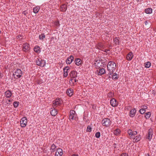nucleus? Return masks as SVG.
I'll list each match as a JSON object with an SVG mask.
<instances>
[{
    "instance_id": "1",
    "label": "nucleus",
    "mask_w": 156,
    "mask_h": 156,
    "mask_svg": "<svg viewBox=\"0 0 156 156\" xmlns=\"http://www.w3.org/2000/svg\"><path fill=\"white\" fill-rule=\"evenodd\" d=\"M108 70L109 72H113L115 71L116 67V64L113 61H110L107 66Z\"/></svg>"
},
{
    "instance_id": "2",
    "label": "nucleus",
    "mask_w": 156,
    "mask_h": 156,
    "mask_svg": "<svg viewBox=\"0 0 156 156\" xmlns=\"http://www.w3.org/2000/svg\"><path fill=\"white\" fill-rule=\"evenodd\" d=\"M23 74L22 71L20 69H17L12 74L13 78L15 79L20 78Z\"/></svg>"
},
{
    "instance_id": "3",
    "label": "nucleus",
    "mask_w": 156,
    "mask_h": 156,
    "mask_svg": "<svg viewBox=\"0 0 156 156\" xmlns=\"http://www.w3.org/2000/svg\"><path fill=\"white\" fill-rule=\"evenodd\" d=\"M111 123V121L108 118H104L102 121V125L106 127H109Z\"/></svg>"
},
{
    "instance_id": "4",
    "label": "nucleus",
    "mask_w": 156,
    "mask_h": 156,
    "mask_svg": "<svg viewBox=\"0 0 156 156\" xmlns=\"http://www.w3.org/2000/svg\"><path fill=\"white\" fill-rule=\"evenodd\" d=\"M94 62L95 65L97 67L101 68V67H103L104 66L100 59H96L94 60Z\"/></svg>"
},
{
    "instance_id": "5",
    "label": "nucleus",
    "mask_w": 156,
    "mask_h": 156,
    "mask_svg": "<svg viewBox=\"0 0 156 156\" xmlns=\"http://www.w3.org/2000/svg\"><path fill=\"white\" fill-rule=\"evenodd\" d=\"M22 48L23 51L26 52L29 51L30 48L29 44L27 43H25L23 44Z\"/></svg>"
},
{
    "instance_id": "6",
    "label": "nucleus",
    "mask_w": 156,
    "mask_h": 156,
    "mask_svg": "<svg viewBox=\"0 0 156 156\" xmlns=\"http://www.w3.org/2000/svg\"><path fill=\"white\" fill-rule=\"evenodd\" d=\"M27 120L26 117H23L20 121V126L22 127H24L27 125Z\"/></svg>"
},
{
    "instance_id": "7",
    "label": "nucleus",
    "mask_w": 156,
    "mask_h": 156,
    "mask_svg": "<svg viewBox=\"0 0 156 156\" xmlns=\"http://www.w3.org/2000/svg\"><path fill=\"white\" fill-rule=\"evenodd\" d=\"M153 130L152 129H149L148 131V134L146 136V138L150 141L152 138V135L153 134Z\"/></svg>"
},
{
    "instance_id": "8",
    "label": "nucleus",
    "mask_w": 156,
    "mask_h": 156,
    "mask_svg": "<svg viewBox=\"0 0 156 156\" xmlns=\"http://www.w3.org/2000/svg\"><path fill=\"white\" fill-rule=\"evenodd\" d=\"M110 103L113 107H117L118 105V102L114 98H112L110 100Z\"/></svg>"
},
{
    "instance_id": "9",
    "label": "nucleus",
    "mask_w": 156,
    "mask_h": 156,
    "mask_svg": "<svg viewBox=\"0 0 156 156\" xmlns=\"http://www.w3.org/2000/svg\"><path fill=\"white\" fill-rule=\"evenodd\" d=\"M53 107L55 108L57 107L58 105H59L61 104V101L60 99H56L53 101Z\"/></svg>"
},
{
    "instance_id": "10",
    "label": "nucleus",
    "mask_w": 156,
    "mask_h": 156,
    "mask_svg": "<svg viewBox=\"0 0 156 156\" xmlns=\"http://www.w3.org/2000/svg\"><path fill=\"white\" fill-rule=\"evenodd\" d=\"M77 72L75 71H71L69 73V75L71 78H76L77 77Z\"/></svg>"
},
{
    "instance_id": "11",
    "label": "nucleus",
    "mask_w": 156,
    "mask_h": 156,
    "mask_svg": "<svg viewBox=\"0 0 156 156\" xmlns=\"http://www.w3.org/2000/svg\"><path fill=\"white\" fill-rule=\"evenodd\" d=\"M136 112V109L135 108H133L130 110L129 115L131 117L133 118L135 116Z\"/></svg>"
},
{
    "instance_id": "12",
    "label": "nucleus",
    "mask_w": 156,
    "mask_h": 156,
    "mask_svg": "<svg viewBox=\"0 0 156 156\" xmlns=\"http://www.w3.org/2000/svg\"><path fill=\"white\" fill-rule=\"evenodd\" d=\"M74 57L73 55H71L68 57L67 59L66 60V62L67 64H70L73 61Z\"/></svg>"
},
{
    "instance_id": "13",
    "label": "nucleus",
    "mask_w": 156,
    "mask_h": 156,
    "mask_svg": "<svg viewBox=\"0 0 156 156\" xmlns=\"http://www.w3.org/2000/svg\"><path fill=\"white\" fill-rule=\"evenodd\" d=\"M97 72L98 75H101L104 74L105 71L104 69L99 68L98 70H97Z\"/></svg>"
},
{
    "instance_id": "14",
    "label": "nucleus",
    "mask_w": 156,
    "mask_h": 156,
    "mask_svg": "<svg viewBox=\"0 0 156 156\" xmlns=\"http://www.w3.org/2000/svg\"><path fill=\"white\" fill-rule=\"evenodd\" d=\"M63 154V151L61 148H58L55 153V156H62Z\"/></svg>"
},
{
    "instance_id": "15",
    "label": "nucleus",
    "mask_w": 156,
    "mask_h": 156,
    "mask_svg": "<svg viewBox=\"0 0 156 156\" xmlns=\"http://www.w3.org/2000/svg\"><path fill=\"white\" fill-rule=\"evenodd\" d=\"M73 90L72 88H69L67 89L66 93L69 96L71 97L73 94Z\"/></svg>"
},
{
    "instance_id": "16",
    "label": "nucleus",
    "mask_w": 156,
    "mask_h": 156,
    "mask_svg": "<svg viewBox=\"0 0 156 156\" xmlns=\"http://www.w3.org/2000/svg\"><path fill=\"white\" fill-rule=\"evenodd\" d=\"M67 6L66 5L64 4L60 6V11L62 12H65L67 9Z\"/></svg>"
},
{
    "instance_id": "17",
    "label": "nucleus",
    "mask_w": 156,
    "mask_h": 156,
    "mask_svg": "<svg viewBox=\"0 0 156 156\" xmlns=\"http://www.w3.org/2000/svg\"><path fill=\"white\" fill-rule=\"evenodd\" d=\"M75 112L73 110H71L70 112V114L69 116V119H73L74 115H75Z\"/></svg>"
},
{
    "instance_id": "18",
    "label": "nucleus",
    "mask_w": 156,
    "mask_h": 156,
    "mask_svg": "<svg viewBox=\"0 0 156 156\" xmlns=\"http://www.w3.org/2000/svg\"><path fill=\"white\" fill-rule=\"evenodd\" d=\"M133 55L132 52H130L126 56V59L128 61L132 60Z\"/></svg>"
},
{
    "instance_id": "19",
    "label": "nucleus",
    "mask_w": 156,
    "mask_h": 156,
    "mask_svg": "<svg viewBox=\"0 0 156 156\" xmlns=\"http://www.w3.org/2000/svg\"><path fill=\"white\" fill-rule=\"evenodd\" d=\"M74 62L76 65L79 66L81 65L82 61L80 58H76L75 59Z\"/></svg>"
},
{
    "instance_id": "20",
    "label": "nucleus",
    "mask_w": 156,
    "mask_h": 156,
    "mask_svg": "<svg viewBox=\"0 0 156 156\" xmlns=\"http://www.w3.org/2000/svg\"><path fill=\"white\" fill-rule=\"evenodd\" d=\"M141 137L140 135H137L136 137H134L133 139V142L134 143L137 142L138 141L140 140L141 139Z\"/></svg>"
},
{
    "instance_id": "21",
    "label": "nucleus",
    "mask_w": 156,
    "mask_h": 156,
    "mask_svg": "<svg viewBox=\"0 0 156 156\" xmlns=\"http://www.w3.org/2000/svg\"><path fill=\"white\" fill-rule=\"evenodd\" d=\"M5 94L7 98H9L11 96L12 93L10 90H7L5 91Z\"/></svg>"
},
{
    "instance_id": "22",
    "label": "nucleus",
    "mask_w": 156,
    "mask_h": 156,
    "mask_svg": "<svg viewBox=\"0 0 156 156\" xmlns=\"http://www.w3.org/2000/svg\"><path fill=\"white\" fill-rule=\"evenodd\" d=\"M40 7L39 6H37L34 7L33 9V12L35 14L39 12Z\"/></svg>"
},
{
    "instance_id": "23",
    "label": "nucleus",
    "mask_w": 156,
    "mask_h": 156,
    "mask_svg": "<svg viewBox=\"0 0 156 156\" xmlns=\"http://www.w3.org/2000/svg\"><path fill=\"white\" fill-rule=\"evenodd\" d=\"M152 8H149L147 9H146L145 10V12L147 14H151L152 13Z\"/></svg>"
},
{
    "instance_id": "24",
    "label": "nucleus",
    "mask_w": 156,
    "mask_h": 156,
    "mask_svg": "<svg viewBox=\"0 0 156 156\" xmlns=\"http://www.w3.org/2000/svg\"><path fill=\"white\" fill-rule=\"evenodd\" d=\"M40 60V64H41V66L44 67L45 66L46 64L45 61L44 60L39 59Z\"/></svg>"
},
{
    "instance_id": "25",
    "label": "nucleus",
    "mask_w": 156,
    "mask_h": 156,
    "mask_svg": "<svg viewBox=\"0 0 156 156\" xmlns=\"http://www.w3.org/2000/svg\"><path fill=\"white\" fill-rule=\"evenodd\" d=\"M56 147L55 145L54 144H52L50 147L51 152L52 153L55 151L56 150Z\"/></svg>"
},
{
    "instance_id": "26",
    "label": "nucleus",
    "mask_w": 156,
    "mask_h": 156,
    "mask_svg": "<svg viewBox=\"0 0 156 156\" xmlns=\"http://www.w3.org/2000/svg\"><path fill=\"white\" fill-rule=\"evenodd\" d=\"M50 113L51 115L55 116L57 114V112L55 109H54L51 111Z\"/></svg>"
},
{
    "instance_id": "27",
    "label": "nucleus",
    "mask_w": 156,
    "mask_h": 156,
    "mask_svg": "<svg viewBox=\"0 0 156 156\" xmlns=\"http://www.w3.org/2000/svg\"><path fill=\"white\" fill-rule=\"evenodd\" d=\"M120 133L121 131L120 129L118 128L114 130V133L115 135L118 136L120 134Z\"/></svg>"
},
{
    "instance_id": "28",
    "label": "nucleus",
    "mask_w": 156,
    "mask_h": 156,
    "mask_svg": "<svg viewBox=\"0 0 156 156\" xmlns=\"http://www.w3.org/2000/svg\"><path fill=\"white\" fill-rule=\"evenodd\" d=\"M40 48L39 46H35V47L34 48V51L35 52H36L37 53H40Z\"/></svg>"
},
{
    "instance_id": "29",
    "label": "nucleus",
    "mask_w": 156,
    "mask_h": 156,
    "mask_svg": "<svg viewBox=\"0 0 156 156\" xmlns=\"http://www.w3.org/2000/svg\"><path fill=\"white\" fill-rule=\"evenodd\" d=\"M100 60H101L103 65H106L107 64V60L105 58H101Z\"/></svg>"
},
{
    "instance_id": "30",
    "label": "nucleus",
    "mask_w": 156,
    "mask_h": 156,
    "mask_svg": "<svg viewBox=\"0 0 156 156\" xmlns=\"http://www.w3.org/2000/svg\"><path fill=\"white\" fill-rule=\"evenodd\" d=\"M127 132L129 135L130 136V137L131 138H134V137H133V136L132 135L133 131H132V130L129 129L128 131Z\"/></svg>"
},
{
    "instance_id": "31",
    "label": "nucleus",
    "mask_w": 156,
    "mask_h": 156,
    "mask_svg": "<svg viewBox=\"0 0 156 156\" xmlns=\"http://www.w3.org/2000/svg\"><path fill=\"white\" fill-rule=\"evenodd\" d=\"M97 47L99 49H101L103 48V45L101 43H99L97 45Z\"/></svg>"
},
{
    "instance_id": "32",
    "label": "nucleus",
    "mask_w": 156,
    "mask_h": 156,
    "mask_svg": "<svg viewBox=\"0 0 156 156\" xmlns=\"http://www.w3.org/2000/svg\"><path fill=\"white\" fill-rule=\"evenodd\" d=\"M151 113L150 112H148L145 113L144 117L148 119L150 117Z\"/></svg>"
},
{
    "instance_id": "33",
    "label": "nucleus",
    "mask_w": 156,
    "mask_h": 156,
    "mask_svg": "<svg viewBox=\"0 0 156 156\" xmlns=\"http://www.w3.org/2000/svg\"><path fill=\"white\" fill-rule=\"evenodd\" d=\"M114 42L116 44L119 45V40L118 39V37H115L114 39Z\"/></svg>"
},
{
    "instance_id": "34",
    "label": "nucleus",
    "mask_w": 156,
    "mask_h": 156,
    "mask_svg": "<svg viewBox=\"0 0 156 156\" xmlns=\"http://www.w3.org/2000/svg\"><path fill=\"white\" fill-rule=\"evenodd\" d=\"M145 67L146 68H149L151 66V63L149 62H148L144 63Z\"/></svg>"
},
{
    "instance_id": "35",
    "label": "nucleus",
    "mask_w": 156,
    "mask_h": 156,
    "mask_svg": "<svg viewBox=\"0 0 156 156\" xmlns=\"http://www.w3.org/2000/svg\"><path fill=\"white\" fill-rule=\"evenodd\" d=\"M112 78L113 80H117L118 79V77H117V74L115 73H114V74L112 75Z\"/></svg>"
},
{
    "instance_id": "36",
    "label": "nucleus",
    "mask_w": 156,
    "mask_h": 156,
    "mask_svg": "<svg viewBox=\"0 0 156 156\" xmlns=\"http://www.w3.org/2000/svg\"><path fill=\"white\" fill-rule=\"evenodd\" d=\"M45 37V36L44 34H42L39 35V38L40 40H43Z\"/></svg>"
},
{
    "instance_id": "37",
    "label": "nucleus",
    "mask_w": 156,
    "mask_h": 156,
    "mask_svg": "<svg viewBox=\"0 0 156 156\" xmlns=\"http://www.w3.org/2000/svg\"><path fill=\"white\" fill-rule=\"evenodd\" d=\"M19 102L18 101H14L13 103V105L14 108H17L19 105Z\"/></svg>"
},
{
    "instance_id": "38",
    "label": "nucleus",
    "mask_w": 156,
    "mask_h": 156,
    "mask_svg": "<svg viewBox=\"0 0 156 156\" xmlns=\"http://www.w3.org/2000/svg\"><path fill=\"white\" fill-rule=\"evenodd\" d=\"M92 128L90 126H88L87 127L86 131L87 132H90L91 131Z\"/></svg>"
},
{
    "instance_id": "39",
    "label": "nucleus",
    "mask_w": 156,
    "mask_h": 156,
    "mask_svg": "<svg viewBox=\"0 0 156 156\" xmlns=\"http://www.w3.org/2000/svg\"><path fill=\"white\" fill-rule=\"evenodd\" d=\"M145 110L144 109H141L139 110V112L141 114H143L145 113Z\"/></svg>"
},
{
    "instance_id": "40",
    "label": "nucleus",
    "mask_w": 156,
    "mask_h": 156,
    "mask_svg": "<svg viewBox=\"0 0 156 156\" xmlns=\"http://www.w3.org/2000/svg\"><path fill=\"white\" fill-rule=\"evenodd\" d=\"M113 96L114 94H113L112 92H109L108 93V96L109 97H113Z\"/></svg>"
},
{
    "instance_id": "41",
    "label": "nucleus",
    "mask_w": 156,
    "mask_h": 156,
    "mask_svg": "<svg viewBox=\"0 0 156 156\" xmlns=\"http://www.w3.org/2000/svg\"><path fill=\"white\" fill-rule=\"evenodd\" d=\"M95 137L97 138H99L100 136V132H97L95 133Z\"/></svg>"
},
{
    "instance_id": "42",
    "label": "nucleus",
    "mask_w": 156,
    "mask_h": 156,
    "mask_svg": "<svg viewBox=\"0 0 156 156\" xmlns=\"http://www.w3.org/2000/svg\"><path fill=\"white\" fill-rule=\"evenodd\" d=\"M63 71H64L63 76H64V77H66L68 76L67 71H66V70H63Z\"/></svg>"
},
{
    "instance_id": "43",
    "label": "nucleus",
    "mask_w": 156,
    "mask_h": 156,
    "mask_svg": "<svg viewBox=\"0 0 156 156\" xmlns=\"http://www.w3.org/2000/svg\"><path fill=\"white\" fill-rule=\"evenodd\" d=\"M55 25L57 27H59L60 25V24L59 22L58 21H55Z\"/></svg>"
},
{
    "instance_id": "44",
    "label": "nucleus",
    "mask_w": 156,
    "mask_h": 156,
    "mask_svg": "<svg viewBox=\"0 0 156 156\" xmlns=\"http://www.w3.org/2000/svg\"><path fill=\"white\" fill-rule=\"evenodd\" d=\"M36 63L37 65L41 66V64H40V60H39V59H37L36 60Z\"/></svg>"
},
{
    "instance_id": "45",
    "label": "nucleus",
    "mask_w": 156,
    "mask_h": 156,
    "mask_svg": "<svg viewBox=\"0 0 156 156\" xmlns=\"http://www.w3.org/2000/svg\"><path fill=\"white\" fill-rule=\"evenodd\" d=\"M22 14L25 16H27L28 14V12L26 11H24L22 12Z\"/></svg>"
},
{
    "instance_id": "46",
    "label": "nucleus",
    "mask_w": 156,
    "mask_h": 156,
    "mask_svg": "<svg viewBox=\"0 0 156 156\" xmlns=\"http://www.w3.org/2000/svg\"><path fill=\"white\" fill-rule=\"evenodd\" d=\"M113 73V72H110L108 74V76H109V78L112 77V74Z\"/></svg>"
},
{
    "instance_id": "47",
    "label": "nucleus",
    "mask_w": 156,
    "mask_h": 156,
    "mask_svg": "<svg viewBox=\"0 0 156 156\" xmlns=\"http://www.w3.org/2000/svg\"><path fill=\"white\" fill-rule=\"evenodd\" d=\"M137 134V132L136 131H134L133 132V133L132 134V135L133 136V137H135V135H136Z\"/></svg>"
},
{
    "instance_id": "48",
    "label": "nucleus",
    "mask_w": 156,
    "mask_h": 156,
    "mask_svg": "<svg viewBox=\"0 0 156 156\" xmlns=\"http://www.w3.org/2000/svg\"><path fill=\"white\" fill-rule=\"evenodd\" d=\"M69 69V67L66 66L63 69V70H66V71H67Z\"/></svg>"
},
{
    "instance_id": "49",
    "label": "nucleus",
    "mask_w": 156,
    "mask_h": 156,
    "mask_svg": "<svg viewBox=\"0 0 156 156\" xmlns=\"http://www.w3.org/2000/svg\"><path fill=\"white\" fill-rule=\"evenodd\" d=\"M128 156V154H127L126 153H122L120 155V156Z\"/></svg>"
},
{
    "instance_id": "50",
    "label": "nucleus",
    "mask_w": 156,
    "mask_h": 156,
    "mask_svg": "<svg viewBox=\"0 0 156 156\" xmlns=\"http://www.w3.org/2000/svg\"><path fill=\"white\" fill-rule=\"evenodd\" d=\"M73 80V78L71 79L70 80L72 81ZM74 82H77V81H78V80H76V78H74Z\"/></svg>"
},
{
    "instance_id": "51",
    "label": "nucleus",
    "mask_w": 156,
    "mask_h": 156,
    "mask_svg": "<svg viewBox=\"0 0 156 156\" xmlns=\"http://www.w3.org/2000/svg\"><path fill=\"white\" fill-rule=\"evenodd\" d=\"M126 109L127 110H129V109L131 108V107L129 106H127L126 107Z\"/></svg>"
},
{
    "instance_id": "52",
    "label": "nucleus",
    "mask_w": 156,
    "mask_h": 156,
    "mask_svg": "<svg viewBox=\"0 0 156 156\" xmlns=\"http://www.w3.org/2000/svg\"><path fill=\"white\" fill-rule=\"evenodd\" d=\"M109 51L110 50L108 49H105L104 51V52L106 53H107L108 51Z\"/></svg>"
},
{
    "instance_id": "53",
    "label": "nucleus",
    "mask_w": 156,
    "mask_h": 156,
    "mask_svg": "<svg viewBox=\"0 0 156 156\" xmlns=\"http://www.w3.org/2000/svg\"><path fill=\"white\" fill-rule=\"evenodd\" d=\"M142 117V115H139L138 116V118L139 119H141Z\"/></svg>"
},
{
    "instance_id": "54",
    "label": "nucleus",
    "mask_w": 156,
    "mask_h": 156,
    "mask_svg": "<svg viewBox=\"0 0 156 156\" xmlns=\"http://www.w3.org/2000/svg\"><path fill=\"white\" fill-rule=\"evenodd\" d=\"M143 108H144L143 109H144V110L147 109V107L146 106H144Z\"/></svg>"
},
{
    "instance_id": "55",
    "label": "nucleus",
    "mask_w": 156,
    "mask_h": 156,
    "mask_svg": "<svg viewBox=\"0 0 156 156\" xmlns=\"http://www.w3.org/2000/svg\"><path fill=\"white\" fill-rule=\"evenodd\" d=\"M21 37V35H18L17 36V38H19L20 39V37Z\"/></svg>"
},
{
    "instance_id": "56",
    "label": "nucleus",
    "mask_w": 156,
    "mask_h": 156,
    "mask_svg": "<svg viewBox=\"0 0 156 156\" xmlns=\"http://www.w3.org/2000/svg\"><path fill=\"white\" fill-rule=\"evenodd\" d=\"M145 24L146 25H147V24L148 23V22H147V21H145L144 22Z\"/></svg>"
},
{
    "instance_id": "57",
    "label": "nucleus",
    "mask_w": 156,
    "mask_h": 156,
    "mask_svg": "<svg viewBox=\"0 0 156 156\" xmlns=\"http://www.w3.org/2000/svg\"><path fill=\"white\" fill-rule=\"evenodd\" d=\"M72 156H79V155L78 154H73Z\"/></svg>"
},
{
    "instance_id": "58",
    "label": "nucleus",
    "mask_w": 156,
    "mask_h": 156,
    "mask_svg": "<svg viewBox=\"0 0 156 156\" xmlns=\"http://www.w3.org/2000/svg\"><path fill=\"white\" fill-rule=\"evenodd\" d=\"M116 144L115 143H114L113 144V146L114 147H115V148H116L115 147V145H116Z\"/></svg>"
},
{
    "instance_id": "59",
    "label": "nucleus",
    "mask_w": 156,
    "mask_h": 156,
    "mask_svg": "<svg viewBox=\"0 0 156 156\" xmlns=\"http://www.w3.org/2000/svg\"><path fill=\"white\" fill-rule=\"evenodd\" d=\"M145 156H149V155L148 154H145Z\"/></svg>"
},
{
    "instance_id": "60",
    "label": "nucleus",
    "mask_w": 156,
    "mask_h": 156,
    "mask_svg": "<svg viewBox=\"0 0 156 156\" xmlns=\"http://www.w3.org/2000/svg\"><path fill=\"white\" fill-rule=\"evenodd\" d=\"M85 119H86V118H85V117H84V118H83V120H84V121H85Z\"/></svg>"
},
{
    "instance_id": "61",
    "label": "nucleus",
    "mask_w": 156,
    "mask_h": 156,
    "mask_svg": "<svg viewBox=\"0 0 156 156\" xmlns=\"http://www.w3.org/2000/svg\"><path fill=\"white\" fill-rule=\"evenodd\" d=\"M8 101H9V102H10L11 101H10V100H8Z\"/></svg>"
},
{
    "instance_id": "62",
    "label": "nucleus",
    "mask_w": 156,
    "mask_h": 156,
    "mask_svg": "<svg viewBox=\"0 0 156 156\" xmlns=\"http://www.w3.org/2000/svg\"><path fill=\"white\" fill-rule=\"evenodd\" d=\"M85 121L86 122H87V120H86Z\"/></svg>"
},
{
    "instance_id": "63",
    "label": "nucleus",
    "mask_w": 156,
    "mask_h": 156,
    "mask_svg": "<svg viewBox=\"0 0 156 156\" xmlns=\"http://www.w3.org/2000/svg\"><path fill=\"white\" fill-rule=\"evenodd\" d=\"M138 156H140L139 155H138Z\"/></svg>"
}]
</instances>
